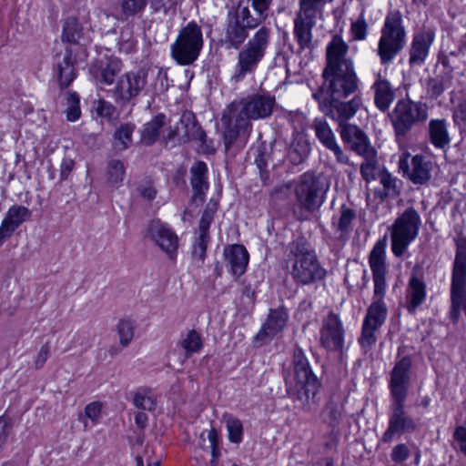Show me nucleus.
<instances>
[{
  "mask_svg": "<svg viewBox=\"0 0 466 466\" xmlns=\"http://www.w3.org/2000/svg\"><path fill=\"white\" fill-rule=\"evenodd\" d=\"M452 120L456 126L466 127V97L461 98L453 107Z\"/></svg>",
  "mask_w": 466,
  "mask_h": 466,
  "instance_id": "obj_59",
  "label": "nucleus"
},
{
  "mask_svg": "<svg viewBox=\"0 0 466 466\" xmlns=\"http://www.w3.org/2000/svg\"><path fill=\"white\" fill-rule=\"evenodd\" d=\"M147 86V71L144 68L125 73L110 90L115 102L122 106L144 92Z\"/></svg>",
  "mask_w": 466,
  "mask_h": 466,
  "instance_id": "obj_12",
  "label": "nucleus"
},
{
  "mask_svg": "<svg viewBox=\"0 0 466 466\" xmlns=\"http://www.w3.org/2000/svg\"><path fill=\"white\" fill-rule=\"evenodd\" d=\"M185 350V356L190 357L192 354L200 351L203 346L201 335L195 329L189 330L180 342Z\"/></svg>",
  "mask_w": 466,
  "mask_h": 466,
  "instance_id": "obj_49",
  "label": "nucleus"
},
{
  "mask_svg": "<svg viewBox=\"0 0 466 466\" xmlns=\"http://www.w3.org/2000/svg\"><path fill=\"white\" fill-rule=\"evenodd\" d=\"M257 26L249 20L247 14L234 7L228 12L222 43L226 48L239 49L249 35V31Z\"/></svg>",
  "mask_w": 466,
  "mask_h": 466,
  "instance_id": "obj_11",
  "label": "nucleus"
},
{
  "mask_svg": "<svg viewBox=\"0 0 466 466\" xmlns=\"http://www.w3.org/2000/svg\"><path fill=\"white\" fill-rule=\"evenodd\" d=\"M133 404L136 408L152 411L156 409L157 399L149 388H139L133 393Z\"/></svg>",
  "mask_w": 466,
  "mask_h": 466,
  "instance_id": "obj_44",
  "label": "nucleus"
},
{
  "mask_svg": "<svg viewBox=\"0 0 466 466\" xmlns=\"http://www.w3.org/2000/svg\"><path fill=\"white\" fill-rule=\"evenodd\" d=\"M427 295L426 284L416 274H412L409 279L406 289V309L410 313L416 309L425 301Z\"/></svg>",
  "mask_w": 466,
  "mask_h": 466,
  "instance_id": "obj_29",
  "label": "nucleus"
},
{
  "mask_svg": "<svg viewBox=\"0 0 466 466\" xmlns=\"http://www.w3.org/2000/svg\"><path fill=\"white\" fill-rule=\"evenodd\" d=\"M428 137L431 145L439 149H444L451 144L449 123L445 118H433L428 124Z\"/></svg>",
  "mask_w": 466,
  "mask_h": 466,
  "instance_id": "obj_31",
  "label": "nucleus"
},
{
  "mask_svg": "<svg viewBox=\"0 0 466 466\" xmlns=\"http://www.w3.org/2000/svg\"><path fill=\"white\" fill-rule=\"evenodd\" d=\"M421 226V218L418 211L410 207L406 208L393 222L390 228L391 251L400 258L410 244L418 237Z\"/></svg>",
  "mask_w": 466,
  "mask_h": 466,
  "instance_id": "obj_7",
  "label": "nucleus"
},
{
  "mask_svg": "<svg viewBox=\"0 0 466 466\" xmlns=\"http://www.w3.org/2000/svg\"><path fill=\"white\" fill-rule=\"evenodd\" d=\"M82 36L83 27L79 25L77 19L75 17L66 19L63 27V42L76 44Z\"/></svg>",
  "mask_w": 466,
  "mask_h": 466,
  "instance_id": "obj_47",
  "label": "nucleus"
},
{
  "mask_svg": "<svg viewBox=\"0 0 466 466\" xmlns=\"http://www.w3.org/2000/svg\"><path fill=\"white\" fill-rule=\"evenodd\" d=\"M122 70V62L116 57H110L106 62L101 61L94 74L99 84L110 86Z\"/></svg>",
  "mask_w": 466,
  "mask_h": 466,
  "instance_id": "obj_34",
  "label": "nucleus"
},
{
  "mask_svg": "<svg viewBox=\"0 0 466 466\" xmlns=\"http://www.w3.org/2000/svg\"><path fill=\"white\" fill-rule=\"evenodd\" d=\"M399 166L413 184H426L431 177V163L423 156H414L410 165H409L407 157L400 158Z\"/></svg>",
  "mask_w": 466,
  "mask_h": 466,
  "instance_id": "obj_20",
  "label": "nucleus"
},
{
  "mask_svg": "<svg viewBox=\"0 0 466 466\" xmlns=\"http://www.w3.org/2000/svg\"><path fill=\"white\" fill-rule=\"evenodd\" d=\"M369 25L365 20L363 12L360 15L358 19L351 23L350 34L354 40L362 41L366 39Z\"/></svg>",
  "mask_w": 466,
  "mask_h": 466,
  "instance_id": "obj_57",
  "label": "nucleus"
},
{
  "mask_svg": "<svg viewBox=\"0 0 466 466\" xmlns=\"http://www.w3.org/2000/svg\"><path fill=\"white\" fill-rule=\"evenodd\" d=\"M314 25L315 21L295 18L294 35L299 46V51L312 48V28Z\"/></svg>",
  "mask_w": 466,
  "mask_h": 466,
  "instance_id": "obj_36",
  "label": "nucleus"
},
{
  "mask_svg": "<svg viewBox=\"0 0 466 466\" xmlns=\"http://www.w3.org/2000/svg\"><path fill=\"white\" fill-rule=\"evenodd\" d=\"M179 124L181 128L184 130L182 137L185 140H197L199 141L202 145L206 143L207 135L197 121L196 116L193 112H183L179 120Z\"/></svg>",
  "mask_w": 466,
  "mask_h": 466,
  "instance_id": "obj_33",
  "label": "nucleus"
},
{
  "mask_svg": "<svg viewBox=\"0 0 466 466\" xmlns=\"http://www.w3.org/2000/svg\"><path fill=\"white\" fill-rule=\"evenodd\" d=\"M379 177L383 190L377 194L382 200L388 198H395L400 194L397 179L390 173L384 169L380 173Z\"/></svg>",
  "mask_w": 466,
  "mask_h": 466,
  "instance_id": "obj_46",
  "label": "nucleus"
},
{
  "mask_svg": "<svg viewBox=\"0 0 466 466\" xmlns=\"http://www.w3.org/2000/svg\"><path fill=\"white\" fill-rule=\"evenodd\" d=\"M416 430L417 424L405 410V404L390 405L388 427L381 436V441L389 443L395 437Z\"/></svg>",
  "mask_w": 466,
  "mask_h": 466,
  "instance_id": "obj_15",
  "label": "nucleus"
},
{
  "mask_svg": "<svg viewBox=\"0 0 466 466\" xmlns=\"http://www.w3.org/2000/svg\"><path fill=\"white\" fill-rule=\"evenodd\" d=\"M344 68L323 70V84L317 92H321L322 98H347L359 87V78L354 66L344 64Z\"/></svg>",
  "mask_w": 466,
  "mask_h": 466,
  "instance_id": "obj_8",
  "label": "nucleus"
},
{
  "mask_svg": "<svg viewBox=\"0 0 466 466\" xmlns=\"http://www.w3.org/2000/svg\"><path fill=\"white\" fill-rule=\"evenodd\" d=\"M270 0H241L238 8L258 27L268 18Z\"/></svg>",
  "mask_w": 466,
  "mask_h": 466,
  "instance_id": "obj_32",
  "label": "nucleus"
},
{
  "mask_svg": "<svg viewBox=\"0 0 466 466\" xmlns=\"http://www.w3.org/2000/svg\"><path fill=\"white\" fill-rule=\"evenodd\" d=\"M218 208V202L216 199L211 198L207 204L201 218L199 220L198 236L195 238L193 246L202 247L207 249L208 245L210 241L209 227L213 221L214 215L216 214Z\"/></svg>",
  "mask_w": 466,
  "mask_h": 466,
  "instance_id": "obj_28",
  "label": "nucleus"
},
{
  "mask_svg": "<svg viewBox=\"0 0 466 466\" xmlns=\"http://www.w3.org/2000/svg\"><path fill=\"white\" fill-rule=\"evenodd\" d=\"M356 216L355 209L347 205H342L339 209L338 215L333 217L331 224L342 237L350 232L351 224L356 219Z\"/></svg>",
  "mask_w": 466,
  "mask_h": 466,
  "instance_id": "obj_38",
  "label": "nucleus"
},
{
  "mask_svg": "<svg viewBox=\"0 0 466 466\" xmlns=\"http://www.w3.org/2000/svg\"><path fill=\"white\" fill-rule=\"evenodd\" d=\"M288 314L283 309L270 310L267 321L263 324L256 339L263 342L271 339L285 327Z\"/></svg>",
  "mask_w": 466,
  "mask_h": 466,
  "instance_id": "obj_27",
  "label": "nucleus"
},
{
  "mask_svg": "<svg viewBox=\"0 0 466 466\" xmlns=\"http://www.w3.org/2000/svg\"><path fill=\"white\" fill-rule=\"evenodd\" d=\"M453 438L461 451L466 455V428L459 426L456 428Z\"/></svg>",
  "mask_w": 466,
  "mask_h": 466,
  "instance_id": "obj_64",
  "label": "nucleus"
},
{
  "mask_svg": "<svg viewBox=\"0 0 466 466\" xmlns=\"http://www.w3.org/2000/svg\"><path fill=\"white\" fill-rule=\"evenodd\" d=\"M387 317V308L384 301L373 300L367 310L363 324L379 329L383 325Z\"/></svg>",
  "mask_w": 466,
  "mask_h": 466,
  "instance_id": "obj_40",
  "label": "nucleus"
},
{
  "mask_svg": "<svg viewBox=\"0 0 466 466\" xmlns=\"http://www.w3.org/2000/svg\"><path fill=\"white\" fill-rule=\"evenodd\" d=\"M378 329L362 324L361 335L359 339L362 350L367 352L372 349L376 343L377 338L375 332Z\"/></svg>",
  "mask_w": 466,
  "mask_h": 466,
  "instance_id": "obj_56",
  "label": "nucleus"
},
{
  "mask_svg": "<svg viewBox=\"0 0 466 466\" xmlns=\"http://www.w3.org/2000/svg\"><path fill=\"white\" fill-rule=\"evenodd\" d=\"M340 136L342 140L350 146V149L360 156H371L372 151H375L366 134L356 125L342 126Z\"/></svg>",
  "mask_w": 466,
  "mask_h": 466,
  "instance_id": "obj_21",
  "label": "nucleus"
},
{
  "mask_svg": "<svg viewBox=\"0 0 466 466\" xmlns=\"http://www.w3.org/2000/svg\"><path fill=\"white\" fill-rule=\"evenodd\" d=\"M321 92H315L313 98L319 103L320 110L328 116L337 121L340 128L349 125L347 121L352 118L362 105L361 97L354 96L349 101H342L343 98H322Z\"/></svg>",
  "mask_w": 466,
  "mask_h": 466,
  "instance_id": "obj_13",
  "label": "nucleus"
},
{
  "mask_svg": "<svg viewBox=\"0 0 466 466\" xmlns=\"http://www.w3.org/2000/svg\"><path fill=\"white\" fill-rule=\"evenodd\" d=\"M272 31L269 27L260 26L248 40L238 54L236 71L232 79L242 80L247 75L252 74L263 60L270 45Z\"/></svg>",
  "mask_w": 466,
  "mask_h": 466,
  "instance_id": "obj_2",
  "label": "nucleus"
},
{
  "mask_svg": "<svg viewBox=\"0 0 466 466\" xmlns=\"http://www.w3.org/2000/svg\"><path fill=\"white\" fill-rule=\"evenodd\" d=\"M406 32L402 25L401 15L398 11L390 12L381 28L378 44V56L381 65L390 64L403 49Z\"/></svg>",
  "mask_w": 466,
  "mask_h": 466,
  "instance_id": "obj_5",
  "label": "nucleus"
},
{
  "mask_svg": "<svg viewBox=\"0 0 466 466\" xmlns=\"http://www.w3.org/2000/svg\"><path fill=\"white\" fill-rule=\"evenodd\" d=\"M410 367L411 360L409 357H403L393 367L389 382L390 405L405 404L410 384Z\"/></svg>",
  "mask_w": 466,
  "mask_h": 466,
  "instance_id": "obj_16",
  "label": "nucleus"
},
{
  "mask_svg": "<svg viewBox=\"0 0 466 466\" xmlns=\"http://www.w3.org/2000/svg\"><path fill=\"white\" fill-rule=\"evenodd\" d=\"M164 124L165 116L163 114L157 115L151 121L145 124L141 133V142L147 146L154 144Z\"/></svg>",
  "mask_w": 466,
  "mask_h": 466,
  "instance_id": "obj_42",
  "label": "nucleus"
},
{
  "mask_svg": "<svg viewBox=\"0 0 466 466\" xmlns=\"http://www.w3.org/2000/svg\"><path fill=\"white\" fill-rule=\"evenodd\" d=\"M251 120L264 119L271 116L276 105L275 97L256 94L242 101Z\"/></svg>",
  "mask_w": 466,
  "mask_h": 466,
  "instance_id": "obj_23",
  "label": "nucleus"
},
{
  "mask_svg": "<svg viewBox=\"0 0 466 466\" xmlns=\"http://www.w3.org/2000/svg\"><path fill=\"white\" fill-rule=\"evenodd\" d=\"M293 365L296 381H319L311 370L307 358L301 349H296L293 354Z\"/></svg>",
  "mask_w": 466,
  "mask_h": 466,
  "instance_id": "obj_37",
  "label": "nucleus"
},
{
  "mask_svg": "<svg viewBox=\"0 0 466 466\" xmlns=\"http://www.w3.org/2000/svg\"><path fill=\"white\" fill-rule=\"evenodd\" d=\"M31 211L25 206L14 205L7 210L3 223L15 232L25 221L31 217Z\"/></svg>",
  "mask_w": 466,
  "mask_h": 466,
  "instance_id": "obj_39",
  "label": "nucleus"
},
{
  "mask_svg": "<svg viewBox=\"0 0 466 466\" xmlns=\"http://www.w3.org/2000/svg\"><path fill=\"white\" fill-rule=\"evenodd\" d=\"M310 152V145L304 137H298L292 142L289 157L290 161L299 165L306 160Z\"/></svg>",
  "mask_w": 466,
  "mask_h": 466,
  "instance_id": "obj_45",
  "label": "nucleus"
},
{
  "mask_svg": "<svg viewBox=\"0 0 466 466\" xmlns=\"http://www.w3.org/2000/svg\"><path fill=\"white\" fill-rule=\"evenodd\" d=\"M204 39L200 26L190 22L178 33L170 46V56L179 66H190L198 60Z\"/></svg>",
  "mask_w": 466,
  "mask_h": 466,
  "instance_id": "obj_6",
  "label": "nucleus"
},
{
  "mask_svg": "<svg viewBox=\"0 0 466 466\" xmlns=\"http://www.w3.org/2000/svg\"><path fill=\"white\" fill-rule=\"evenodd\" d=\"M96 112L101 117L111 119L116 112V107L110 102L99 99L96 102Z\"/></svg>",
  "mask_w": 466,
  "mask_h": 466,
  "instance_id": "obj_60",
  "label": "nucleus"
},
{
  "mask_svg": "<svg viewBox=\"0 0 466 466\" xmlns=\"http://www.w3.org/2000/svg\"><path fill=\"white\" fill-rule=\"evenodd\" d=\"M410 451L405 444L396 445L390 454L391 460L395 462H402L408 459Z\"/></svg>",
  "mask_w": 466,
  "mask_h": 466,
  "instance_id": "obj_63",
  "label": "nucleus"
},
{
  "mask_svg": "<svg viewBox=\"0 0 466 466\" xmlns=\"http://www.w3.org/2000/svg\"><path fill=\"white\" fill-rule=\"evenodd\" d=\"M452 80L453 76L450 73L429 78L426 86L428 96L431 99H437L446 89L451 87Z\"/></svg>",
  "mask_w": 466,
  "mask_h": 466,
  "instance_id": "obj_41",
  "label": "nucleus"
},
{
  "mask_svg": "<svg viewBox=\"0 0 466 466\" xmlns=\"http://www.w3.org/2000/svg\"><path fill=\"white\" fill-rule=\"evenodd\" d=\"M65 113L66 119L70 122H75L80 117V98L76 93L70 92L66 94V108Z\"/></svg>",
  "mask_w": 466,
  "mask_h": 466,
  "instance_id": "obj_53",
  "label": "nucleus"
},
{
  "mask_svg": "<svg viewBox=\"0 0 466 466\" xmlns=\"http://www.w3.org/2000/svg\"><path fill=\"white\" fill-rule=\"evenodd\" d=\"M191 186L193 189L192 203L198 206L204 201L205 194L208 188L207 181L208 167L206 163L199 161L190 169Z\"/></svg>",
  "mask_w": 466,
  "mask_h": 466,
  "instance_id": "obj_30",
  "label": "nucleus"
},
{
  "mask_svg": "<svg viewBox=\"0 0 466 466\" xmlns=\"http://www.w3.org/2000/svg\"><path fill=\"white\" fill-rule=\"evenodd\" d=\"M433 40L434 34L431 31H421L414 35L410 49V66H421L425 62Z\"/></svg>",
  "mask_w": 466,
  "mask_h": 466,
  "instance_id": "obj_25",
  "label": "nucleus"
},
{
  "mask_svg": "<svg viewBox=\"0 0 466 466\" xmlns=\"http://www.w3.org/2000/svg\"><path fill=\"white\" fill-rule=\"evenodd\" d=\"M451 318L457 321L461 309L466 314V247L459 245L453 263L451 287Z\"/></svg>",
  "mask_w": 466,
  "mask_h": 466,
  "instance_id": "obj_10",
  "label": "nucleus"
},
{
  "mask_svg": "<svg viewBox=\"0 0 466 466\" xmlns=\"http://www.w3.org/2000/svg\"><path fill=\"white\" fill-rule=\"evenodd\" d=\"M348 46L340 37L335 36L327 47V66L324 70L344 68V64L353 66L350 59L346 57Z\"/></svg>",
  "mask_w": 466,
  "mask_h": 466,
  "instance_id": "obj_26",
  "label": "nucleus"
},
{
  "mask_svg": "<svg viewBox=\"0 0 466 466\" xmlns=\"http://www.w3.org/2000/svg\"><path fill=\"white\" fill-rule=\"evenodd\" d=\"M107 181L116 187H118L124 179L125 167L124 164L117 159H112L107 165Z\"/></svg>",
  "mask_w": 466,
  "mask_h": 466,
  "instance_id": "obj_51",
  "label": "nucleus"
},
{
  "mask_svg": "<svg viewBox=\"0 0 466 466\" xmlns=\"http://www.w3.org/2000/svg\"><path fill=\"white\" fill-rule=\"evenodd\" d=\"M329 183L322 176L311 172L302 174L294 186V193L299 208L314 212L325 202Z\"/></svg>",
  "mask_w": 466,
  "mask_h": 466,
  "instance_id": "obj_4",
  "label": "nucleus"
},
{
  "mask_svg": "<svg viewBox=\"0 0 466 466\" xmlns=\"http://www.w3.org/2000/svg\"><path fill=\"white\" fill-rule=\"evenodd\" d=\"M388 116L397 139H400L405 137L415 125L428 119L429 106L421 101H413L409 97L401 98L397 101Z\"/></svg>",
  "mask_w": 466,
  "mask_h": 466,
  "instance_id": "obj_3",
  "label": "nucleus"
},
{
  "mask_svg": "<svg viewBox=\"0 0 466 466\" xmlns=\"http://www.w3.org/2000/svg\"><path fill=\"white\" fill-rule=\"evenodd\" d=\"M326 0H300L299 12L296 18L303 20L315 21L318 15L322 14Z\"/></svg>",
  "mask_w": 466,
  "mask_h": 466,
  "instance_id": "obj_43",
  "label": "nucleus"
},
{
  "mask_svg": "<svg viewBox=\"0 0 466 466\" xmlns=\"http://www.w3.org/2000/svg\"><path fill=\"white\" fill-rule=\"evenodd\" d=\"M386 241L379 240L375 243L369 256V264L372 272L374 282V300L383 301L386 283Z\"/></svg>",
  "mask_w": 466,
  "mask_h": 466,
  "instance_id": "obj_14",
  "label": "nucleus"
},
{
  "mask_svg": "<svg viewBox=\"0 0 466 466\" xmlns=\"http://www.w3.org/2000/svg\"><path fill=\"white\" fill-rule=\"evenodd\" d=\"M365 161L360 165V174L367 182L375 178L374 171L377 164L376 151H372L371 156L363 155Z\"/></svg>",
  "mask_w": 466,
  "mask_h": 466,
  "instance_id": "obj_58",
  "label": "nucleus"
},
{
  "mask_svg": "<svg viewBox=\"0 0 466 466\" xmlns=\"http://www.w3.org/2000/svg\"><path fill=\"white\" fill-rule=\"evenodd\" d=\"M226 426L229 441L234 443H239L242 440L243 434L241 421L233 416H228L226 420Z\"/></svg>",
  "mask_w": 466,
  "mask_h": 466,
  "instance_id": "obj_54",
  "label": "nucleus"
},
{
  "mask_svg": "<svg viewBox=\"0 0 466 466\" xmlns=\"http://www.w3.org/2000/svg\"><path fill=\"white\" fill-rule=\"evenodd\" d=\"M344 328L339 317L329 312L322 320L321 346L329 350L341 351L344 346Z\"/></svg>",
  "mask_w": 466,
  "mask_h": 466,
  "instance_id": "obj_19",
  "label": "nucleus"
},
{
  "mask_svg": "<svg viewBox=\"0 0 466 466\" xmlns=\"http://www.w3.org/2000/svg\"><path fill=\"white\" fill-rule=\"evenodd\" d=\"M374 94V104L379 110L386 112L395 100L396 89L390 82L383 77L379 72L376 75V80L371 86Z\"/></svg>",
  "mask_w": 466,
  "mask_h": 466,
  "instance_id": "obj_24",
  "label": "nucleus"
},
{
  "mask_svg": "<svg viewBox=\"0 0 466 466\" xmlns=\"http://www.w3.org/2000/svg\"><path fill=\"white\" fill-rule=\"evenodd\" d=\"M291 193V187L289 184H281L276 186L270 193V198L275 200H285Z\"/></svg>",
  "mask_w": 466,
  "mask_h": 466,
  "instance_id": "obj_62",
  "label": "nucleus"
},
{
  "mask_svg": "<svg viewBox=\"0 0 466 466\" xmlns=\"http://www.w3.org/2000/svg\"><path fill=\"white\" fill-rule=\"evenodd\" d=\"M289 263L291 278L299 285L316 283L322 280L327 274L313 247L304 238H299L290 243Z\"/></svg>",
  "mask_w": 466,
  "mask_h": 466,
  "instance_id": "obj_1",
  "label": "nucleus"
},
{
  "mask_svg": "<svg viewBox=\"0 0 466 466\" xmlns=\"http://www.w3.org/2000/svg\"><path fill=\"white\" fill-rule=\"evenodd\" d=\"M319 387V381H296L294 385L288 386L286 391L296 409L309 413L318 405L316 396Z\"/></svg>",
  "mask_w": 466,
  "mask_h": 466,
  "instance_id": "obj_18",
  "label": "nucleus"
},
{
  "mask_svg": "<svg viewBox=\"0 0 466 466\" xmlns=\"http://www.w3.org/2000/svg\"><path fill=\"white\" fill-rule=\"evenodd\" d=\"M76 60L73 57L72 50L66 49L62 61L57 63V81L61 88H66L70 86L76 76L75 67Z\"/></svg>",
  "mask_w": 466,
  "mask_h": 466,
  "instance_id": "obj_35",
  "label": "nucleus"
},
{
  "mask_svg": "<svg viewBox=\"0 0 466 466\" xmlns=\"http://www.w3.org/2000/svg\"><path fill=\"white\" fill-rule=\"evenodd\" d=\"M116 331L119 337V343L122 347H127L135 334V324L127 319H120L116 325Z\"/></svg>",
  "mask_w": 466,
  "mask_h": 466,
  "instance_id": "obj_52",
  "label": "nucleus"
},
{
  "mask_svg": "<svg viewBox=\"0 0 466 466\" xmlns=\"http://www.w3.org/2000/svg\"><path fill=\"white\" fill-rule=\"evenodd\" d=\"M324 412L327 414L329 423L337 422L341 416L340 407L333 399H330L326 404Z\"/></svg>",
  "mask_w": 466,
  "mask_h": 466,
  "instance_id": "obj_61",
  "label": "nucleus"
},
{
  "mask_svg": "<svg viewBox=\"0 0 466 466\" xmlns=\"http://www.w3.org/2000/svg\"><path fill=\"white\" fill-rule=\"evenodd\" d=\"M313 128L318 139L325 147H328L336 141L335 135L325 120L316 119L313 124Z\"/></svg>",
  "mask_w": 466,
  "mask_h": 466,
  "instance_id": "obj_50",
  "label": "nucleus"
},
{
  "mask_svg": "<svg viewBox=\"0 0 466 466\" xmlns=\"http://www.w3.org/2000/svg\"><path fill=\"white\" fill-rule=\"evenodd\" d=\"M224 259L229 271L236 278L240 277L246 272L249 255L243 245L232 244L224 248Z\"/></svg>",
  "mask_w": 466,
  "mask_h": 466,
  "instance_id": "obj_22",
  "label": "nucleus"
},
{
  "mask_svg": "<svg viewBox=\"0 0 466 466\" xmlns=\"http://www.w3.org/2000/svg\"><path fill=\"white\" fill-rule=\"evenodd\" d=\"M251 119L246 112L242 101L230 103L222 112L221 122L224 127V145L229 149L239 137L247 138L252 129Z\"/></svg>",
  "mask_w": 466,
  "mask_h": 466,
  "instance_id": "obj_9",
  "label": "nucleus"
},
{
  "mask_svg": "<svg viewBox=\"0 0 466 466\" xmlns=\"http://www.w3.org/2000/svg\"><path fill=\"white\" fill-rule=\"evenodd\" d=\"M122 14L126 17L136 15L141 13L147 3V0H119Z\"/></svg>",
  "mask_w": 466,
  "mask_h": 466,
  "instance_id": "obj_55",
  "label": "nucleus"
},
{
  "mask_svg": "<svg viewBox=\"0 0 466 466\" xmlns=\"http://www.w3.org/2000/svg\"><path fill=\"white\" fill-rule=\"evenodd\" d=\"M135 130V125L125 123L115 131V147L118 150L127 149L132 143V135Z\"/></svg>",
  "mask_w": 466,
  "mask_h": 466,
  "instance_id": "obj_48",
  "label": "nucleus"
},
{
  "mask_svg": "<svg viewBox=\"0 0 466 466\" xmlns=\"http://www.w3.org/2000/svg\"><path fill=\"white\" fill-rule=\"evenodd\" d=\"M146 237L158 246L169 258H175L178 248V238L167 223L158 218L151 220L147 226Z\"/></svg>",
  "mask_w": 466,
  "mask_h": 466,
  "instance_id": "obj_17",
  "label": "nucleus"
}]
</instances>
